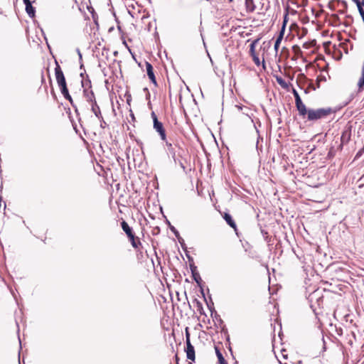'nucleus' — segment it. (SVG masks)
Here are the masks:
<instances>
[{"label": "nucleus", "mask_w": 364, "mask_h": 364, "mask_svg": "<svg viewBox=\"0 0 364 364\" xmlns=\"http://www.w3.org/2000/svg\"><path fill=\"white\" fill-rule=\"evenodd\" d=\"M332 113V109L330 107L309 109L307 119L309 121H316L327 117Z\"/></svg>", "instance_id": "obj_1"}, {"label": "nucleus", "mask_w": 364, "mask_h": 364, "mask_svg": "<svg viewBox=\"0 0 364 364\" xmlns=\"http://www.w3.org/2000/svg\"><path fill=\"white\" fill-rule=\"evenodd\" d=\"M151 117L153 118L154 129L159 133L161 139L162 141H166V134L163 124L158 120V118L154 112L151 113Z\"/></svg>", "instance_id": "obj_2"}, {"label": "nucleus", "mask_w": 364, "mask_h": 364, "mask_svg": "<svg viewBox=\"0 0 364 364\" xmlns=\"http://www.w3.org/2000/svg\"><path fill=\"white\" fill-rule=\"evenodd\" d=\"M55 65L56 66L55 68V75L59 87H63L64 85L66 86L67 84L65 77L57 60H55Z\"/></svg>", "instance_id": "obj_3"}, {"label": "nucleus", "mask_w": 364, "mask_h": 364, "mask_svg": "<svg viewBox=\"0 0 364 364\" xmlns=\"http://www.w3.org/2000/svg\"><path fill=\"white\" fill-rule=\"evenodd\" d=\"M166 142V151L168 154L171 155V158L174 161L175 164L178 163L180 166L185 169V166L183 163L176 157V146H173V144L168 142L166 139L164 141Z\"/></svg>", "instance_id": "obj_4"}, {"label": "nucleus", "mask_w": 364, "mask_h": 364, "mask_svg": "<svg viewBox=\"0 0 364 364\" xmlns=\"http://www.w3.org/2000/svg\"><path fill=\"white\" fill-rule=\"evenodd\" d=\"M60 92H61L62 95H63V97L70 102L73 107H74L75 109V112H77V109L76 106L74 105L73 99L69 94V91L67 87V85L66 86L64 85L63 87H60Z\"/></svg>", "instance_id": "obj_5"}, {"label": "nucleus", "mask_w": 364, "mask_h": 364, "mask_svg": "<svg viewBox=\"0 0 364 364\" xmlns=\"http://www.w3.org/2000/svg\"><path fill=\"white\" fill-rule=\"evenodd\" d=\"M186 352L187 358L191 360L194 361L195 358H196L195 349H194L193 346L191 344V343H186Z\"/></svg>", "instance_id": "obj_6"}, {"label": "nucleus", "mask_w": 364, "mask_h": 364, "mask_svg": "<svg viewBox=\"0 0 364 364\" xmlns=\"http://www.w3.org/2000/svg\"><path fill=\"white\" fill-rule=\"evenodd\" d=\"M146 69L149 78L155 85H156V80L154 73L153 67L150 63L146 62Z\"/></svg>", "instance_id": "obj_7"}, {"label": "nucleus", "mask_w": 364, "mask_h": 364, "mask_svg": "<svg viewBox=\"0 0 364 364\" xmlns=\"http://www.w3.org/2000/svg\"><path fill=\"white\" fill-rule=\"evenodd\" d=\"M83 94L86 98L87 102H88L90 105L94 102H96L95 94L92 90L89 91L87 89H84Z\"/></svg>", "instance_id": "obj_8"}, {"label": "nucleus", "mask_w": 364, "mask_h": 364, "mask_svg": "<svg viewBox=\"0 0 364 364\" xmlns=\"http://www.w3.org/2000/svg\"><path fill=\"white\" fill-rule=\"evenodd\" d=\"M236 107L239 110H241L243 114L248 117L251 119V122L252 123L254 122V120L252 118V113H251V109L249 107H245V106H240V105H236Z\"/></svg>", "instance_id": "obj_9"}, {"label": "nucleus", "mask_w": 364, "mask_h": 364, "mask_svg": "<svg viewBox=\"0 0 364 364\" xmlns=\"http://www.w3.org/2000/svg\"><path fill=\"white\" fill-rule=\"evenodd\" d=\"M192 277H193V279L197 283L198 286L200 288L201 294H203V297H205L203 289L202 287V279H201L199 272H197L192 274Z\"/></svg>", "instance_id": "obj_10"}, {"label": "nucleus", "mask_w": 364, "mask_h": 364, "mask_svg": "<svg viewBox=\"0 0 364 364\" xmlns=\"http://www.w3.org/2000/svg\"><path fill=\"white\" fill-rule=\"evenodd\" d=\"M91 106V110L95 115V117L97 119L102 118V114L100 109V107L98 106L97 102H94L92 104L90 105Z\"/></svg>", "instance_id": "obj_11"}, {"label": "nucleus", "mask_w": 364, "mask_h": 364, "mask_svg": "<svg viewBox=\"0 0 364 364\" xmlns=\"http://www.w3.org/2000/svg\"><path fill=\"white\" fill-rule=\"evenodd\" d=\"M296 107L299 113V115L302 117H304L306 114L308 115V109L302 102L296 104Z\"/></svg>", "instance_id": "obj_12"}, {"label": "nucleus", "mask_w": 364, "mask_h": 364, "mask_svg": "<svg viewBox=\"0 0 364 364\" xmlns=\"http://www.w3.org/2000/svg\"><path fill=\"white\" fill-rule=\"evenodd\" d=\"M121 226H122V228L124 230V232L127 235V237L132 236V235L134 234L132 228L131 227H129V225H128V223L126 221L123 220L121 223Z\"/></svg>", "instance_id": "obj_13"}, {"label": "nucleus", "mask_w": 364, "mask_h": 364, "mask_svg": "<svg viewBox=\"0 0 364 364\" xmlns=\"http://www.w3.org/2000/svg\"><path fill=\"white\" fill-rule=\"evenodd\" d=\"M223 218L226 221V223L232 228L236 230V223H235L234 220L232 219V216L229 214L225 213Z\"/></svg>", "instance_id": "obj_14"}, {"label": "nucleus", "mask_w": 364, "mask_h": 364, "mask_svg": "<svg viewBox=\"0 0 364 364\" xmlns=\"http://www.w3.org/2000/svg\"><path fill=\"white\" fill-rule=\"evenodd\" d=\"M25 6H26V11L28 14V15L31 18L34 17L35 14H36V9L32 6L31 2L26 4Z\"/></svg>", "instance_id": "obj_15"}, {"label": "nucleus", "mask_w": 364, "mask_h": 364, "mask_svg": "<svg viewBox=\"0 0 364 364\" xmlns=\"http://www.w3.org/2000/svg\"><path fill=\"white\" fill-rule=\"evenodd\" d=\"M132 247L135 249H137L139 245H141V242L139 238H136L134 235V233L132 235V236L128 237Z\"/></svg>", "instance_id": "obj_16"}, {"label": "nucleus", "mask_w": 364, "mask_h": 364, "mask_svg": "<svg viewBox=\"0 0 364 364\" xmlns=\"http://www.w3.org/2000/svg\"><path fill=\"white\" fill-rule=\"evenodd\" d=\"M245 6L249 12H253L256 9L253 0H245Z\"/></svg>", "instance_id": "obj_17"}, {"label": "nucleus", "mask_w": 364, "mask_h": 364, "mask_svg": "<svg viewBox=\"0 0 364 364\" xmlns=\"http://www.w3.org/2000/svg\"><path fill=\"white\" fill-rule=\"evenodd\" d=\"M215 352H216L217 357L218 358L219 363L220 364H228V363L225 360L224 357L223 356V354L220 353V351L217 348H215Z\"/></svg>", "instance_id": "obj_18"}, {"label": "nucleus", "mask_w": 364, "mask_h": 364, "mask_svg": "<svg viewBox=\"0 0 364 364\" xmlns=\"http://www.w3.org/2000/svg\"><path fill=\"white\" fill-rule=\"evenodd\" d=\"M188 258V260L189 262H191L190 263V269H191V274H193L195 272H197L198 270H197V267L195 265V264L193 263V258L189 256V255H187Z\"/></svg>", "instance_id": "obj_19"}, {"label": "nucleus", "mask_w": 364, "mask_h": 364, "mask_svg": "<svg viewBox=\"0 0 364 364\" xmlns=\"http://www.w3.org/2000/svg\"><path fill=\"white\" fill-rule=\"evenodd\" d=\"M82 87L84 89H87L91 87V81L88 79V76L87 75V79L82 80Z\"/></svg>", "instance_id": "obj_20"}, {"label": "nucleus", "mask_w": 364, "mask_h": 364, "mask_svg": "<svg viewBox=\"0 0 364 364\" xmlns=\"http://www.w3.org/2000/svg\"><path fill=\"white\" fill-rule=\"evenodd\" d=\"M259 39H256L252 42V43L250 46V55H253L255 53V46L258 43Z\"/></svg>", "instance_id": "obj_21"}, {"label": "nucleus", "mask_w": 364, "mask_h": 364, "mask_svg": "<svg viewBox=\"0 0 364 364\" xmlns=\"http://www.w3.org/2000/svg\"><path fill=\"white\" fill-rule=\"evenodd\" d=\"M288 16V14L287 13L284 16V23H283V26L281 28V31L279 32V34L278 36H282V38L283 39V37H284V31H285V28H286V23H287V17Z\"/></svg>", "instance_id": "obj_22"}, {"label": "nucleus", "mask_w": 364, "mask_h": 364, "mask_svg": "<svg viewBox=\"0 0 364 364\" xmlns=\"http://www.w3.org/2000/svg\"><path fill=\"white\" fill-rule=\"evenodd\" d=\"M282 41V36H277V38L275 41V43H274V48L276 53H277V52H278V50H279V48Z\"/></svg>", "instance_id": "obj_23"}, {"label": "nucleus", "mask_w": 364, "mask_h": 364, "mask_svg": "<svg viewBox=\"0 0 364 364\" xmlns=\"http://www.w3.org/2000/svg\"><path fill=\"white\" fill-rule=\"evenodd\" d=\"M277 82L283 88H287L288 87V85L286 82V81L284 79H282L281 77H277Z\"/></svg>", "instance_id": "obj_24"}, {"label": "nucleus", "mask_w": 364, "mask_h": 364, "mask_svg": "<svg viewBox=\"0 0 364 364\" xmlns=\"http://www.w3.org/2000/svg\"><path fill=\"white\" fill-rule=\"evenodd\" d=\"M168 223L169 225V228L171 230V232H173L176 237H179L180 235L178 231L173 225H171L170 222L168 221Z\"/></svg>", "instance_id": "obj_25"}, {"label": "nucleus", "mask_w": 364, "mask_h": 364, "mask_svg": "<svg viewBox=\"0 0 364 364\" xmlns=\"http://www.w3.org/2000/svg\"><path fill=\"white\" fill-rule=\"evenodd\" d=\"M251 56L252 57V60H253L254 63H255V65L259 66L260 65V60H259V58L257 56V55L254 54L253 55H251Z\"/></svg>", "instance_id": "obj_26"}, {"label": "nucleus", "mask_w": 364, "mask_h": 364, "mask_svg": "<svg viewBox=\"0 0 364 364\" xmlns=\"http://www.w3.org/2000/svg\"><path fill=\"white\" fill-rule=\"evenodd\" d=\"M358 12L362 18H364V9L363 7L360 6V4L357 5Z\"/></svg>", "instance_id": "obj_27"}, {"label": "nucleus", "mask_w": 364, "mask_h": 364, "mask_svg": "<svg viewBox=\"0 0 364 364\" xmlns=\"http://www.w3.org/2000/svg\"><path fill=\"white\" fill-rule=\"evenodd\" d=\"M191 343L190 333L188 332V328H186V343Z\"/></svg>", "instance_id": "obj_28"}, {"label": "nucleus", "mask_w": 364, "mask_h": 364, "mask_svg": "<svg viewBox=\"0 0 364 364\" xmlns=\"http://www.w3.org/2000/svg\"><path fill=\"white\" fill-rule=\"evenodd\" d=\"M98 119L100 121V127L102 128H104L107 125L106 122L104 120L102 117V118Z\"/></svg>", "instance_id": "obj_29"}, {"label": "nucleus", "mask_w": 364, "mask_h": 364, "mask_svg": "<svg viewBox=\"0 0 364 364\" xmlns=\"http://www.w3.org/2000/svg\"><path fill=\"white\" fill-rule=\"evenodd\" d=\"M294 99H295V104H298V103L302 102L299 95L296 96L294 97Z\"/></svg>", "instance_id": "obj_30"}, {"label": "nucleus", "mask_w": 364, "mask_h": 364, "mask_svg": "<svg viewBox=\"0 0 364 364\" xmlns=\"http://www.w3.org/2000/svg\"><path fill=\"white\" fill-rule=\"evenodd\" d=\"M77 55H79L80 60H82V54H81L79 48H77Z\"/></svg>", "instance_id": "obj_31"}, {"label": "nucleus", "mask_w": 364, "mask_h": 364, "mask_svg": "<svg viewBox=\"0 0 364 364\" xmlns=\"http://www.w3.org/2000/svg\"><path fill=\"white\" fill-rule=\"evenodd\" d=\"M177 238H178V242L181 243V246L183 247V243H184V240H183V238H181L180 236H179V237H177Z\"/></svg>", "instance_id": "obj_32"}, {"label": "nucleus", "mask_w": 364, "mask_h": 364, "mask_svg": "<svg viewBox=\"0 0 364 364\" xmlns=\"http://www.w3.org/2000/svg\"><path fill=\"white\" fill-rule=\"evenodd\" d=\"M317 80H318V81H320V80L326 81V80L325 76H319Z\"/></svg>", "instance_id": "obj_33"}, {"label": "nucleus", "mask_w": 364, "mask_h": 364, "mask_svg": "<svg viewBox=\"0 0 364 364\" xmlns=\"http://www.w3.org/2000/svg\"><path fill=\"white\" fill-rule=\"evenodd\" d=\"M293 95H294V97H295L296 96L299 95V93L297 92V91L296 90H293Z\"/></svg>", "instance_id": "obj_34"}, {"label": "nucleus", "mask_w": 364, "mask_h": 364, "mask_svg": "<svg viewBox=\"0 0 364 364\" xmlns=\"http://www.w3.org/2000/svg\"><path fill=\"white\" fill-rule=\"evenodd\" d=\"M355 4L356 6L360 4V0H352Z\"/></svg>", "instance_id": "obj_35"}, {"label": "nucleus", "mask_w": 364, "mask_h": 364, "mask_svg": "<svg viewBox=\"0 0 364 364\" xmlns=\"http://www.w3.org/2000/svg\"><path fill=\"white\" fill-rule=\"evenodd\" d=\"M355 4L356 6L360 4V0H352Z\"/></svg>", "instance_id": "obj_36"}, {"label": "nucleus", "mask_w": 364, "mask_h": 364, "mask_svg": "<svg viewBox=\"0 0 364 364\" xmlns=\"http://www.w3.org/2000/svg\"><path fill=\"white\" fill-rule=\"evenodd\" d=\"M360 6L361 7H363L364 6V0H362L361 1H360Z\"/></svg>", "instance_id": "obj_37"}, {"label": "nucleus", "mask_w": 364, "mask_h": 364, "mask_svg": "<svg viewBox=\"0 0 364 364\" xmlns=\"http://www.w3.org/2000/svg\"><path fill=\"white\" fill-rule=\"evenodd\" d=\"M84 75H85V73H80V77H82V79H85Z\"/></svg>", "instance_id": "obj_38"}, {"label": "nucleus", "mask_w": 364, "mask_h": 364, "mask_svg": "<svg viewBox=\"0 0 364 364\" xmlns=\"http://www.w3.org/2000/svg\"><path fill=\"white\" fill-rule=\"evenodd\" d=\"M24 4L31 2L30 0H23Z\"/></svg>", "instance_id": "obj_39"}, {"label": "nucleus", "mask_w": 364, "mask_h": 364, "mask_svg": "<svg viewBox=\"0 0 364 364\" xmlns=\"http://www.w3.org/2000/svg\"><path fill=\"white\" fill-rule=\"evenodd\" d=\"M262 66H263V68L265 69V63H264V60H262Z\"/></svg>", "instance_id": "obj_40"}, {"label": "nucleus", "mask_w": 364, "mask_h": 364, "mask_svg": "<svg viewBox=\"0 0 364 364\" xmlns=\"http://www.w3.org/2000/svg\"><path fill=\"white\" fill-rule=\"evenodd\" d=\"M82 68H83V65H82V64H81V65H80V69H82Z\"/></svg>", "instance_id": "obj_41"}, {"label": "nucleus", "mask_w": 364, "mask_h": 364, "mask_svg": "<svg viewBox=\"0 0 364 364\" xmlns=\"http://www.w3.org/2000/svg\"><path fill=\"white\" fill-rule=\"evenodd\" d=\"M254 127H255V129H257L255 124H254ZM256 131H257V133L259 132V130L256 129Z\"/></svg>", "instance_id": "obj_42"}, {"label": "nucleus", "mask_w": 364, "mask_h": 364, "mask_svg": "<svg viewBox=\"0 0 364 364\" xmlns=\"http://www.w3.org/2000/svg\"><path fill=\"white\" fill-rule=\"evenodd\" d=\"M18 340H19V343H20V345H21V340H20V338H18Z\"/></svg>", "instance_id": "obj_43"}, {"label": "nucleus", "mask_w": 364, "mask_h": 364, "mask_svg": "<svg viewBox=\"0 0 364 364\" xmlns=\"http://www.w3.org/2000/svg\"><path fill=\"white\" fill-rule=\"evenodd\" d=\"M228 1H229L230 2H232V1H233V0H228Z\"/></svg>", "instance_id": "obj_44"}]
</instances>
